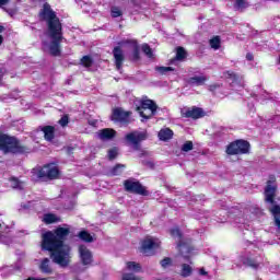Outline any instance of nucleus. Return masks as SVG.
Instances as JSON below:
<instances>
[{"mask_svg": "<svg viewBox=\"0 0 280 280\" xmlns=\"http://www.w3.org/2000/svg\"><path fill=\"white\" fill-rule=\"evenodd\" d=\"M194 150V142L187 141L182 145V152H191Z\"/></svg>", "mask_w": 280, "mask_h": 280, "instance_id": "f704fd0d", "label": "nucleus"}, {"mask_svg": "<svg viewBox=\"0 0 280 280\" xmlns=\"http://www.w3.org/2000/svg\"><path fill=\"white\" fill-rule=\"evenodd\" d=\"M176 58L177 60H185V58H187V52L184 50L183 47L177 48Z\"/></svg>", "mask_w": 280, "mask_h": 280, "instance_id": "72a5a7b5", "label": "nucleus"}, {"mask_svg": "<svg viewBox=\"0 0 280 280\" xmlns=\"http://www.w3.org/2000/svg\"><path fill=\"white\" fill-rule=\"evenodd\" d=\"M122 280H139V278H137L135 273L124 272Z\"/></svg>", "mask_w": 280, "mask_h": 280, "instance_id": "ea45409f", "label": "nucleus"}, {"mask_svg": "<svg viewBox=\"0 0 280 280\" xmlns=\"http://www.w3.org/2000/svg\"><path fill=\"white\" fill-rule=\"evenodd\" d=\"M236 145L238 148L240 154H246L250 149V144L248 143V141L245 140H237Z\"/></svg>", "mask_w": 280, "mask_h": 280, "instance_id": "aec40b11", "label": "nucleus"}, {"mask_svg": "<svg viewBox=\"0 0 280 280\" xmlns=\"http://www.w3.org/2000/svg\"><path fill=\"white\" fill-rule=\"evenodd\" d=\"M112 119L113 121H118L119 124H128L130 121V112L116 108L113 112Z\"/></svg>", "mask_w": 280, "mask_h": 280, "instance_id": "f8f14e48", "label": "nucleus"}, {"mask_svg": "<svg viewBox=\"0 0 280 280\" xmlns=\"http://www.w3.org/2000/svg\"><path fill=\"white\" fill-rule=\"evenodd\" d=\"M253 58H254V57H253V54L249 52V54L246 55V59H247V60L250 61V60H253Z\"/></svg>", "mask_w": 280, "mask_h": 280, "instance_id": "09e8293b", "label": "nucleus"}, {"mask_svg": "<svg viewBox=\"0 0 280 280\" xmlns=\"http://www.w3.org/2000/svg\"><path fill=\"white\" fill-rule=\"evenodd\" d=\"M275 121H280V116H277V117L275 118Z\"/></svg>", "mask_w": 280, "mask_h": 280, "instance_id": "603ef678", "label": "nucleus"}, {"mask_svg": "<svg viewBox=\"0 0 280 280\" xmlns=\"http://www.w3.org/2000/svg\"><path fill=\"white\" fill-rule=\"evenodd\" d=\"M2 224L0 223V229H1Z\"/></svg>", "mask_w": 280, "mask_h": 280, "instance_id": "6e6d98bb", "label": "nucleus"}, {"mask_svg": "<svg viewBox=\"0 0 280 280\" xmlns=\"http://www.w3.org/2000/svg\"><path fill=\"white\" fill-rule=\"evenodd\" d=\"M228 154H241L240 153V147H237V142H232L228 149H226Z\"/></svg>", "mask_w": 280, "mask_h": 280, "instance_id": "bb28decb", "label": "nucleus"}, {"mask_svg": "<svg viewBox=\"0 0 280 280\" xmlns=\"http://www.w3.org/2000/svg\"><path fill=\"white\" fill-rule=\"evenodd\" d=\"M171 264H172V259H171V258H164V259L161 261L162 268H167V266H170Z\"/></svg>", "mask_w": 280, "mask_h": 280, "instance_id": "79ce46f5", "label": "nucleus"}, {"mask_svg": "<svg viewBox=\"0 0 280 280\" xmlns=\"http://www.w3.org/2000/svg\"><path fill=\"white\" fill-rule=\"evenodd\" d=\"M110 16L112 19H119V16H124V11L121 8L113 5L110 8Z\"/></svg>", "mask_w": 280, "mask_h": 280, "instance_id": "393cba45", "label": "nucleus"}, {"mask_svg": "<svg viewBox=\"0 0 280 280\" xmlns=\"http://www.w3.org/2000/svg\"><path fill=\"white\" fill-rule=\"evenodd\" d=\"M5 27H3L2 25H0V34H3ZM3 45V36L0 35V46Z\"/></svg>", "mask_w": 280, "mask_h": 280, "instance_id": "a18cd8bd", "label": "nucleus"}, {"mask_svg": "<svg viewBox=\"0 0 280 280\" xmlns=\"http://www.w3.org/2000/svg\"><path fill=\"white\" fill-rule=\"evenodd\" d=\"M225 78L232 80V88L235 89L237 86V74H234L233 71H228Z\"/></svg>", "mask_w": 280, "mask_h": 280, "instance_id": "c85d7f7f", "label": "nucleus"}, {"mask_svg": "<svg viewBox=\"0 0 280 280\" xmlns=\"http://www.w3.org/2000/svg\"><path fill=\"white\" fill-rule=\"evenodd\" d=\"M0 80H1V74H0Z\"/></svg>", "mask_w": 280, "mask_h": 280, "instance_id": "4d7b16f0", "label": "nucleus"}, {"mask_svg": "<svg viewBox=\"0 0 280 280\" xmlns=\"http://www.w3.org/2000/svg\"><path fill=\"white\" fill-rule=\"evenodd\" d=\"M39 19L46 22V34L48 38H50V43L43 42L44 51H49L51 56H60V43H62L65 38L62 36V23H60V19H58L56 12L51 10L49 3L44 4L39 12Z\"/></svg>", "mask_w": 280, "mask_h": 280, "instance_id": "f03ea898", "label": "nucleus"}, {"mask_svg": "<svg viewBox=\"0 0 280 280\" xmlns=\"http://www.w3.org/2000/svg\"><path fill=\"white\" fill-rule=\"evenodd\" d=\"M43 221L45 222V224H54L56 222H60V219L56 215V214H45Z\"/></svg>", "mask_w": 280, "mask_h": 280, "instance_id": "b1692460", "label": "nucleus"}, {"mask_svg": "<svg viewBox=\"0 0 280 280\" xmlns=\"http://www.w3.org/2000/svg\"><path fill=\"white\" fill-rule=\"evenodd\" d=\"M248 266H250L252 268H259V262L257 261H253V260H248Z\"/></svg>", "mask_w": 280, "mask_h": 280, "instance_id": "c03bdc74", "label": "nucleus"}, {"mask_svg": "<svg viewBox=\"0 0 280 280\" xmlns=\"http://www.w3.org/2000/svg\"><path fill=\"white\" fill-rule=\"evenodd\" d=\"M234 8L235 10H244L245 8H248V3L246 0H234Z\"/></svg>", "mask_w": 280, "mask_h": 280, "instance_id": "cd10ccee", "label": "nucleus"}, {"mask_svg": "<svg viewBox=\"0 0 280 280\" xmlns=\"http://www.w3.org/2000/svg\"><path fill=\"white\" fill-rule=\"evenodd\" d=\"M81 65H83V67H91V65H93V60L91 59V57L84 56L81 59Z\"/></svg>", "mask_w": 280, "mask_h": 280, "instance_id": "e433bc0d", "label": "nucleus"}, {"mask_svg": "<svg viewBox=\"0 0 280 280\" xmlns=\"http://www.w3.org/2000/svg\"><path fill=\"white\" fill-rule=\"evenodd\" d=\"M235 222L240 224V223H242V219L236 218V219H235Z\"/></svg>", "mask_w": 280, "mask_h": 280, "instance_id": "3c124183", "label": "nucleus"}, {"mask_svg": "<svg viewBox=\"0 0 280 280\" xmlns=\"http://www.w3.org/2000/svg\"><path fill=\"white\" fill-rule=\"evenodd\" d=\"M79 237L83 242H93V236L91 234H89V232H86V231H81L79 233Z\"/></svg>", "mask_w": 280, "mask_h": 280, "instance_id": "c756f323", "label": "nucleus"}, {"mask_svg": "<svg viewBox=\"0 0 280 280\" xmlns=\"http://www.w3.org/2000/svg\"><path fill=\"white\" fill-rule=\"evenodd\" d=\"M39 270L44 275H52L54 269L51 268V260H49V258L42 259V261L39 264Z\"/></svg>", "mask_w": 280, "mask_h": 280, "instance_id": "2eb2a0df", "label": "nucleus"}, {"mask_svg": "<svg viewBox=\"0 0 280 280\" xmlns=\"http://www.w3.org/2000/svg\"><path fill=\"white\" fill-rule=\"evenodd\" d=\"M210 46L212 49H220V37L215 36L210 39Z\"/></svg>", "mask_w": 280, "mask_h": 280, "instance_id": "c9c22d12", "label": "nucleus"}, {"mask_svg": "<svg viewBox=\"0 0 280 280\" xmlns=\"http://www.w3.org/2000/svg\"><path fill=\"white\" fill-rule=\"evenodd\" d=\"M141 49L145 56L149 58H154V54L152 52V48H150V45L148 44H142Z\"/></svg>", "mask_w": 280, "mask_h": 280, "instance_id": "7c9ffc66", "label": "nucleus"}, {"mask_svg": "<svg viewBox=\"0 0 280 280\" xmlns=\"http://www.w3.org/2000/svg\"><path fill=\"white\" fill-rule=\"evenodd\" d=\"M10 183L13 189H23V187H25V184L23 182H20V179L16 177H11Z\"/></svg>", "mask_w": 280, "mask_h": 280, "instance_id": "a878e982", "label": "nucleus"}, {"mask_svg": "<svg viewBox=\"0 0 280 280\" xmlns=\"http://www.w3.org/2000/svg\"><path fill=\"white\" fill-rule=\"evenodd\" d=\"M185 117H190L191 119H200V117H205V110L200 107H192L185 112Z\"/></svg>", "mask_w": 280, "mask_h": 280, "instance_id": "4468645a", "label": "nucleus"}, {"mask_svg": "<svg viewBox=\"0 0 280 280\" xmlns=\"http://www.w3.org/2000/svg\"><path fill=\"white\" fill-rule=\"evenodd\" d=\"M171 235L175 240H177L179 253L183 255V257L187 258L189 257V253H191V248L189 245H187L185 242H183V234L180 233V230L178 228H174L171 230Z\"/></svg>", "mask_w": 280, "mask_h": 280, "instance_id": "423d86ee", "label": "nucleus"}, {"mask_svg": "<svg viewBox=\"0 0 280 280\" xmlns=\"http://www.w3.org/2000/svg\"><path fill=\"white\" fill-rule=\"evenodd\" d=\"M125 168H126L125 165L118 164V165H116V166L112 170V175H113V176H119V174H121V172H124Z\"/></svg>", "mask_w": 280, "mask_h": 280, "instance_id": "2f4dec72", "label": "nucleus"}, {"mask_svg": "<svg viewBox=\"0 0 280 280\" xmlns=\"http://www.w3.org/2000/svg\"><path fill=\"white\" fill-rule=\"evenodd\" d=\"M270 212L272 213L273 218H275V222H276V226H278L279 231H280V206H272L270 208Z\"/></svg>", "mask_w": 280, "mask_h": 280, "instance_id": "412c9836", "label": "nucleus"}, {"mask_svg": "<svg viewBox=\"0 0 280 280\" xmlns=\"http://www.w3.org/2000/svg\"><path fill=\"white\" fill-rule=\"evenodd\" d=\"M117 131L110 128H105L97 132V137L101 139V141H110V139H115Z\"/></svg>", "mask_w": 280, "mask_h": 280, "instance_id": "ddd939ff", "label": "nucleus"}, {"mask_svg": "<svg viewBox=\"0 0 280 280\" xmlns=\"http://www.w3.org/2000/svg\"><path fill=\"white\" fill-rule=\"evenodd\" d=\"M155 70L159 73H162V75H165V73H167V71H174V69L172 67H156Z\"/></svg>", "mask_w": 280, "mask_h": 280, "instance_id": "4c0bfd02", "label": "nucleus"}, {"mask_svg": "<svg viewBox=\"0 0 280 280\" xmlns=\"http://www.w3.org/2000/svg\"><path fill=\"white\" fill-rule=\"evenodd\" d=\"M91 126H95V121H90Z\"/></svg>", "mask_w": 280, "mask_h": 280, "instance_id": "864d4df0", "label": "nucleus"}, {"mask_svg": "<svg viewBox=\"0 0 280 280\" xmlns=\"http://www.w3.org/2000/svg\"><path fill=\"white\" fill-rule=\"evenodd\" d=\"M209 212L200 211L198 214H196V219L200 220L201 222H205L202 218H207Z\"/></svg>", "mask_w": 280, "mask_h": 280, "instance_id": "a19ab883", "label": "nucleus"}, {"mask_svg": "<svg viewBox=\"0 0 280 280\" xmlns=\"http://www.w3.org/2000/svg\"><path fill=\"white\" fill-rule=\"evenodd\" d=\"M277 196V178L270 176L265 188V200L270 205H275V197Z\"/></svg>", "mask_w": 280, "mask_h": 280, "instance_id": "0eeeda50", "label": "nucleus"}, {"mask_svg": "<svg viewBox=\"0 0 280 280\" xmlns=\"http://www.w3.org/2000/svg\"><path fill=\"white\" fill-rule=\"evenodd\" d=\"M79 257L83 266H91L93 264V253L86 245L79 246Z\"/></svg>", "mask_w": 280, "mask_h": 280, "instance_id": "9b49d317", "label": "nucleus"}, {"mask_svg": "<svg viewBox=\"0 0 280 280\" xmlns=\"http://www.w3.org/2000/svg\"><path fill=\"white\" fill-rule=\"evenodd\" d=\"M125 139L129 145H132L133 150H139V143L145 141V132L132 131L127 133Z\"/></svg>", "mask_w": 280, "mask_h": 280, "instance_id": "9d476101", "label": "nucleus"}, {"mask_svg": "<svg viewBox=\"0 0 280 280\" xmlns=\"http://www.w3.org/2000/svg\"><path fill=\"white\" fill-rule=\"evenodd\" d=\"M128 272H141V265L139 262L129 261L126 265V269Z\"/></svg>", "mask_w": 280, "mask_h": 280, "instance_id": "4be33fe9", "label": "nucleus"}, {"mask_svg": "<svg viewBox=\"0 0 280 280\" xmlns=\"http://www.w3.org/2000/svg\"><path fill=\"white\" fill-rule=\"evenodd\" d=\"M42 130L44 132L46 141H51L54 139V127L46 126Z\"/></svg>", "mask_w": 280, "mask_h": 280, "instance_id": "5701e85b", "label": "nucleus"}, {"mask_svg": "<svg viewBox=\"0 0 280 280\" xmlns=\"http://www.w3.org/2000/svg\"><path fill=\"white\" fill-rule=\"evenodd\" d=\"M10 3V0H0V8H3V5H8Z\"/></svg>", "mask_w": 280, "mask_h": 280, "instance_id": "49530a36", "label": "nucleus"}, {"mask_svg": "<svg viewBox=\"0 0 280 280\" xmlns=\"http://www.w3.org/2000/svg\"><path fill=\"white\" fill-rule=\"evenodd\" d=\"M138 108L149 109V110H156L159 106H156V103L150 98H143L141 101V105Z\"/></svg>", "mask_w": 280, "mask_h": 280, "instance_id": "f3484780", "label": "nucleus"}, {"mask_svg": "<svg viewBox=\"0 0 280 280\" xmlns=\"http://www.w3.org/2000/svg\"><path fill=\"white\" fill-rule=\"evenodd\" d=\"M199 275H201V277H207V271L205 268L199 269Z\"/></svg>", "mask_w": 280, "mask_h": 280, "instance_id": "de8ad7c7", "label": "nucleus"}, {"mask_svg": "<svg viewBox=\"0 0 280 280\" xmlns=\"http://www.w3.org/2000/svg\"><path fill=\"white\" fill-rule=\"evenodd\" d=\"M118 152L119 150L117 148H113L108 151V158L110 159V161L117 158Z\"/></svg>", "mask_w": 280, "mask_h": 280, "instance_id": "58836bf2", "label": "nucleus"}, {"mask_svg": "<svg viewBox=\"0 0 280 280\" xmlns=\"http://www.w3.org/2000/svg\"><path fill=\"white\" fill-rule=\"evenodd\" d=\"M207 82V77L205 75H195L188 79V84H191L192 86H202Z\"/></svg>", "mask_w": 280, "mask_h": 280, "instance_id": "dca6fc26", "label": "nucleus"}, {"mask_svg": "<svg viewBox=\"0 0 280 280\" xmlns=\"http://www.w3.org/2000/svg\"><path fill=\"white\" fill-rule=\"evenodd\" d=\"M137 112L139 113L142 119H150L153 115H156V109H143L141 107H137Z\"/></svg>", "mask_w": 280, "mask_h": 280, "instance_id": "6ab92c4d", "label": "nucleus"}, {"mask_svg": "<svg viewBox=\"0 0 280 280\" xmlns=\"http://www.w3.org/2000/svg\"><path fill=\"white\" fill-rule=\"evenodd\" d=\"M218 89V85H210V91H215Z\"/></svg>", "mask_w": 280, "mask_h": 280, "instance_id": "8fccbe9b", "label": "nucleus"}, {"mask_svg": "<svg viewBox=\"0 0 280 280\" xmlns=\"http://www.w3.org/2000/svg\"><path fill=\"white\" fill-rule=\"evenodd\" d=\"M126 191H130L131 194H139L140 196H148V190H145V187L141 185V183L133 180V179H127L124 183Z\"/></svg>", "mask_w": 280, "mask_h": 280, "instance_id": "6e6552de", "label": "nucleus"}, {"mask_svg": "<svg viewBox=\"0 0 280 280\" xmlns=\"http://www.w3.org/2000/svg\"><path fill=\"white\" fill-rule=\"evenodd\" d=\"M0 150H2L4 154H20L25 152V148L21 145V142H19L16 138L9 137L7 135L0 136Z\"/></svg>", "mask_w": 280, "mask_h": 280, "instance_id": "20e7f679", "label": "nucleus"}, {"mask_svg": "<svg viewBox=\"0 0 280 280\" xmlns=\"http://www.w3.org/2000/svg\"><path fill=\"white\" fill-rule=\"evenodd\" d=\"M161 246V241L154 237H147L141 245L143 255H154V250Z\"/></svg>", "mask_w": 280, "mask_h": 280, "instance_id": "1a4fd4ad", "label": "nucleus"}, {"mask_svg": "<svg viewBox=\"0 0 280 280\" xmlns=\"http://www.w3.org/2000/svg\"><path fill=\"white\" fill-rule=\"evenodd\" d=\"M118 47H115L113 50L116 69L117 71H121V67L124 65V50L121 47H128V49L132 50V60H139V43L137 39H122L118 43Z\"/></svg>", "mask_w": 280, "mask_h": 280, "instance_id": "7ed1b4c3", "label": "nucleus"}, {"mask_svg": "<svg viewBox=\"0 0 280 280\" xmlns=\"http://www.w3.org/2000/svg\"><path fill=\"white\" fill-rule=\"evenodd\" d=\"M33 180H40L42 178H49V180H54V178H58V166L56 164H48L43 167L33 168Z\"/></svg>", "mask_w": 280, "mask_h": 280, "instance_id": "39448f33", "label": "nucleus"}, {"mask_svg": "<svg viewBox=\"0 0 280 280\" xmlns=\"http://www.w3.org/2000/svg\"><path fill=\"white\" fill-rule=\"evenodd\" d=\"M158 137L160 141H170V139L174 137V131H172L170 128H165L160 130Z\"/></svg>", "mask_w": 280, "mask_h": 280, "instance_id": "a211bd4d", "label": "nucleus"}, {"mask_svg": "<svg viewBox=\"0 0 280 280\" xmlns=\"http://www.w3.org/2000/svg\"><path fill=\"white\" fill-rule=\"evenodd\" d=\"M244 225H246V222H243Z\"/></svg>", "mask_w": 280, "mask_h": 280, "instance_id": "5fc2aeb1", "label": "nucleus"}, {"mask_svg": "<svg viewBox=\"0 0 280 280\" xmlns=\"http://www.w3.org/2000/svg\"><path fill=\"white\" fill-rule=\"evenodd\" d=\"M71 230L69 225L57 228L54 232L48 231L42 235L43 250H49L54 264L67 268L71 261V247L65 244Z\"/></svg>", "mask_w": 280, "mask_h": 280, "instance_id": "f257e3e1", "label": "nucleus"}, {"mask_svg": "<svg viewBox=\"0 0 280 280\" xmlns=\"http://www.w3.org/2000/svg\"><path fill=\"white\" fill-rule=\"evenodd\" d=\"M59 124L62 126V128H65V126L69 124V117L67 116L61 117V119L59 120Z\"/></svg>", "mask_w": 280, "mask_h": 280, "instance_id": "37998d69", "label": "nucleus"}, {"mask_svg": "<svg viewBox=\"0 0 280 280\" xmlns=\"http://www.w3.org/2000/svg\"><path fill=\"white\" fill-rule=\"evenodd\" d=\"M191 275V266L184 264L182 266V277H189Z\"/></svg>", "mask_w": 280, "mask_h": 280, "instance_id": "473e14b6", "label": "nucleus"}]
</instances>
